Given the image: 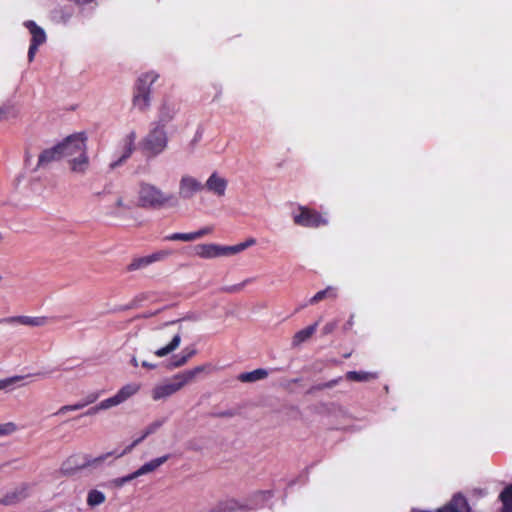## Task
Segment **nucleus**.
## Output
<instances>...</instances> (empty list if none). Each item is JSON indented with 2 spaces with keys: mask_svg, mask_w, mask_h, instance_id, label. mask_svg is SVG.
Instances as JSON below:
<instances>
[{
  "mask_svg": "<svg viewBox=\"0 0 512 512\" xmlns=\"http://www.w3.org/2000/svg\"><path fill=\"white\" fill-rule=\"evenodd\" d=\"M18 430L14 422L0 424V437L9 436Z\"/></svg>",
  "mask_w": 512,
  "mask_h": 512,
  "instance_id": "obj_35",
  "label": "nucleus"
},
{
  "mask_svg": "<svg viewBox=\"0 0 512 512\" xmlns=\"http://www.w3.org/2000/svg\"><path fill=\"white\" fill-rule=\"evenodd\" d=\"M256 239L255 238H249L245 242L239 243L238 246L240 248V251H244L245 249L255 245Z\"/></svg>",
  "mask_w": 512,
  "mask_h": 512,
  "instance_id": "obj_40",
  "label": "nucleus"
},
{
  "mask_svg": "<svg viewBox=\"0 0 512 512\" xmlns=\"http://www.w3.org/2000/svg\"><path fill=\"white\" fill-rule=\"evenodd\" d=\"M120 404H122V403H121L120 399L118 398L117 394H115L114 396L101 401L100 408H102L103 410H106V409L118 406Z\"/></svg>",
  "mask_w": 512,
  "mask_h": 512,
  "instance_id": "obj_37",
  "label": "nucleus"
},
{
  "mask_svg": "<svg viewBox=\"0 0 512 512\" xmlns=\"http://www.w3.org/2000/svg\"><path fill=\"white\" fill-rule=\"evenodd\" d=\"M61 154H60V151H59V148H58V145L51 148V149H48V150H45L43 151L40 155H39V159H38V166H44V165H47L48 163H50L51 161H54V160H59L61 159Z\"/></svg>",
  "mask_w": 512,
  "mask_h": 512,
  "instance_id": "obj_23",
  "label": "nucleus"
},
{
  "mask_svg": "<svg viewBox=\"0 0 512 512\" xmlns=\"http://www.w3.org/2000/svg\"><path fill=\"white\" fill-rule=\"evenodd\" d=\"M135 140L136 133L134 131L125 136L123 139V152L117 160L112 161L109 164L110 170L118 168L131 156L132 152L134 151Z\"/></svg>",
  "mask_w": 512,
  "mask_h": 512,
  "instance_id": "obj_11",
  "label": "nucleus"
},
{
  "mask_svg": "<svg viewBox=\"0 0 512 512\" xmlns=\"http://www.w3.org/2000/svg\"><path fill=\"white\" fill-rule=\"evenodd\" d=\"M100 410H103L102 408H100V403L92 408H90L86 413L85 415H95L97 414Z\"/></svg>",
  "mask_w": 512,
  "mask_h": 512,
  "instance_id": "obj_44",
  "label": "nucleus"
},
{
  "mask_svg": "<svg viewBox=\"0 0 512 512\" xmlns=\"http://www.w3.org/2000/svg\"><path fill=\"white\" fill-rule=\"evenodd\" d=\"M106 500V496L103 492L92 489L87 495V505L90 507H96L103 504Z\"/></svg>",
  "mask_w": 512,
  "mask_h": 512,
  "instance_id": "obj_27",
  "label": "nucleus"
},
{
  "mask_svg": "<svg viewBox=\"0 0 512 512\" xmlns=\"http://www.w3.org/2000/svg\"><path fill=\"white\" fill-rule=\"evenodd\" d=\"M159 75L153 71L142 74L137 81L136 90L141 91L142 89L146 93L151 94V87L157 81Z\"/></svg>",
  "mask_w": 512,
  "mask_h": 512,
  "instance_id": "obj_17",
  "label": "nucleus"
},
{
  "mask_svg": "<svg viewBox=\"0 0 512 512\" xmlns=\"http://www.w3.org/2000/svg\"><path fill=\"white\" fill-rule=\"evenodd\" d=\"M202 190H204V186L200 180L189 174L181 176L178 185L179 198L183 200H190Z\"/></svg>",
  "mask_w": 512,
  "mask_h": 512,
  "instance_id": "obj_6",
  "label": "nucleus"
},
{
  "mask_svg": "<svg viewBox=\"0 0 512 512\" xmlns=\"http://www.w3.org/2000/svg\"><path fill=\"white\" fill-rule=\"evenodd\" d=\"M104 209L108 214L118 216L123 211L130 209V206L125 203L121 195L113 194L109 202L104 205Z\"/></svg>",
  "mask_w": 512,
  "mask_h": 512,
  "instance_id": "obj_14",
  "label": "nucleus"
},
{
  "mask_svg": "<svg viewBox=\"0 0 512 512\" xmlns=\"http://www.w3.org/2000/svg\"><path fill=\"white\" fill-rule=\"evenodd\" d=\"M169 255H170L169 251L161 250V251H157L151 255L138 257V258L133 259V261L128 265L127 269H128V271H135V270L143 269L154 262L164 260Z\"/></svg>",
  "mask_w": 512,
  "mask_h": 512,
  "instance_id": "obj_10",
  "label": "nucleus"
},
{
  "mask_svg": "<svg viewBox=\"0 0 512 512\" xmlns=\"http://www.w3.org/2000/svg\"><path fill=\"white\" fill-rule=\"evenodd\" d=\"M348 325L351 326L352 325V320H349L348 321Z\"/></svg>",
  "mask_w": 512,
  "mask_h": 512,
  "instance_id": "obj_49",
  "label": "nucleus"
},
{
  "mask_svg": "<svg viewBox=\"0 0 512 512\" xmlns=\"http://www.w3.org/2000/svg\"><path fill=\"white\" fill-rule=\"evenodd\" d=\"M500 499L503 504L500 512H512V484L501 492Z\"/></svg>",
  "mask_w": 512,
  "mask_h": 512,
  "instance_id": "obj_28",
  "label": "nucleus"
},
{
  "mask_svg": "<svg viewBox=\"0 0 512 512\" xmlns=\"http://www.w3.org/2000/svg\"><path fill=\"white\" fill-rule=\"evenodd\" d=\"M169 459V455H164L158 458H155L145 464H143L139 469H137L136 475L138 477L151 473L155 471L157 468H159L161 465H163L167 460Z\"/></svg>",
  "mask_w": 512,
  "mask_h": 512,
  "instance_id": "obj_18",
  "label": "nucleus"
},
{
  "mask_svg": "<svg viewBox=\"0 0 512 512\" xmlns=\"http://www.w3.org/2000/svg\"><path fill=\"white\" fill-rule=\"evenodd\" d=\"M140 390V384L128 383L124 385L116 394L120 399L121 403H124L130 397L134 396Z\"/></svg>",
  "mask_w": 512,
  "mask_h": 512,
  "instance_id": "obj_24",
  "label": "nucleus"
},
{
  "mask_svg": "<svg viewBox=\"0 0 512 512\" xmlns=\"http://www.w3.org/2000/svg\"><path fill=\"white\" fill-rule=\"evenodd\" d=\"M268 375L269 373L266 369L259 368L250 372L239 374L238 380L244 383H253L267 378Z\"/></svg>",
  "mask_w": 512,
  "mask_h": 512,
  "instance_id": "obj_19",
  "label": "nucleus"
},
{
  "mask_svg": "<svg viewBox=\"0 0 512 512\" xmlns=\"http://www.w3.org/2000/svg\"><path fill=\"white\" fill-rule=\"evenodd\" d=\"M32 487L30 484L21 483L20 485L8 490L5 495L0 498V504L11 506L21 503L31 495Z\"/></svg>",
  "mask_w": 512,
  "mask_h": 512,
  "instance_id": "obj_8",
  "label": "nucleus"
},
{
  "mask_svg": "<svg viewBox=\"0 0 512 512\" xmlns=\"http://www.w3.org/2000/svg\"><path fill=\"white\" fill-rule=\"evenodd\" d=\"M99 396H100L99 393H91V394L87 395L84 400H85L86 404L89 405V404L94 403L99 398Z\"/></svg>",
  "mask_w": 512,
  "mask_h": 512,
  "instance_id": "obj_42",
  "label": "nucleus"
},
{
  "mask_svg": "<svg viewBox=\"0 0 512 512\" xmlns=\"http://www.w3.org/2000/svg\"><path fill=\"white\" fill-rule=\"evenodd\" d=\"M176 114V109L174 106H168L164 104L160 110L159 120L160 122L166 123L170 121L174 115Z\"/></svg>",
  "mask_w": 512,
  "mask_h": 512,
  "instance_id": "obj_31",
  "label": "nucleus"
},
{
  "mask_svg": "<svg viewBox=\"0 0 512 512\" xmlns=\"http://www.w3.org/2000/svg\"><path fill=\"white\" fill-rule=\"evenodd\" d=\"M337 293L333 287H327L324 290L317 292L310 300L309 304L313 305L325 298H336Z\"/></svg>",
  "mask_w": 512,
  "mask_h": 512,
  "instance_id": "obj_29",
  "label": "nucleus"
},
{
  "mask_svg": "<svg viewBox=\"0 0 512 512\" xmlns=\"http://www.w3.org/2000/svg\"><path fill=\"white\" fill-rule=\"evenodd\" d=\"M318 327V322L314 323L313 325H310L300 331H298L292 339V345L294 347L299 346L303 342L307 341L316 331Z\"/></svg>",
  "mask_w": 512,
  "mask_h": 512,
  "instance_id": "obj_21",
  "label": "nucleus"
},
{
  "mask_svg": "<svg viewBox=\"0 0 512 512\" xmlns=\"http://www.w3.org/2000/svg\"><path fill=\"white\" fill-rule=\"evenodd\" d=\"M240 248L237 245L223 246L219 245V257H228L240 253Z\"/></svg>",
  "mask_w": 512,
  "mask_h": 512,
  "instance_id": "obj_34",
  "label": "nucleus"
},
{
  "mask_svg": "<svg viewBox=\"0 0 512 512\" xmlns=\"http://www.w3.org/2000/svg\"><path fill=\"white\" fill-rule=\"evenodd\" d=\"M167 146L164 125H157L143 140V148L152 155L160 154Z\"/></svg>",
  "mask_w": 512,
  "mask_h": 512,
  "instance_id": "obj_5",
  "label": "nucleus"
},
{
  "mask_svg": "<svg viewBox=\"0 0 512 512\" xmlns=\"http://www.w3.org/2000/svg\"><path fill=\"white\" fill-rule=\"evenodd\" d=\"M138 478V476L136 475V472H132L124 477H120V478H115V479H112L109 481L108 485L110 487H115V488H120L122 487L123 485H125L126 483L132 481L133 479H136Z\"/></svg>",
  "mask_w": 512,
  "mask_h": 512,
  "instance_id": "obj_30",
  "label": "nucleus"
},
{
  "mask_svg": "<svg viewBox=\"0 0 512 512\" xmlns=\"http://www.w3.org/2000/svg\"><path fill=\"white\" fill-rule=\"evenodd\" d=\"M3 237H2V234L0 233V242L2 241Z\"/></svg>",
  "mask_w": 512,
  "mask_h": 512,
  "instance_id": "obj_50",
  "label": "nucleus"
},
{
  "mask_svg": "<svg viewBox=\"0 0 512 512\" xmlns=\"http://www.w3.org/2000/svg\"><path fill=\"white\" fill-rule=\"evenodd\" d=\"M195 353H196V351L194 349H191V350L185 349L183 351V355L177 360L175 365L176 366L184 365Z\"/></svg>",
  "mask_w": 512,
  "mask_h": 512,
  "instance_id": "obj_39",
  "label": "nucleus"
},
{
  "mask_svg": "<svg viewBox=\"0 0 512 512\" xmlns=\"http://www.w3.org/2000/svg\"><path fill=\"white\" fill-rule=\"evenodd\" d=\"M86 141L87 137L84 133H77L68 136L62 143L58 144L61 157L69 158L71 171L80 175L87 172L90 164Z\"/></svg>",
  "mask_w": 512,
  "mask_h": 512,
  "instance_id": "obj_1",
  "label": "nucleus"
},
{
  "mask_svg": "<svg viewBox=\"0 0 512 512\" xmlns=\"http://www.w3.org/2000/svg\"><path fill=\"white\" fill-rule=\"evenodd\" d=\"M38 47L39 45H36V44H33L31 43L30 44V47H29V50H28V60L31 62L33 61L34 57H35V54L38 50Z\"/></svg>",
  "mask_w": 512,
  "mask_h": 512,
  "instance_id": "obj_41",
  "label": "nucleus"
},
{
  "mask_svg": "<svg viewBox=\"0 0 512 512\" xmlns=\"http://www.w3.org/2000/svg\"><path fill=\"white\" fill-rule=\"evenodd\" d=\"M131 364L134 366V367H137L139 365L138 363V360L135 356L132 357L131 359Z\"/></svg>",
  "mask_w": 512,
  "mask_h": 512,
  "instance_id": "obj_47",
  "label": "nucleus"
},
{
  "mask_svg": "<svg viewBox=\"0 0 512 512\" xmlns=\"http://www.w3.org/2000/svg\"><path fill=\"white\" fill-rule=\"evenodd\" d=\"M245 283L246 282H243L241 284L232 286V287L228 288L227 291H229V292H238V291H240L244 287Z\"/></svg>",
  "mask_w": 512,
  "mask_h": 512,
  "instance_id": "obj_45",
  "label": "nucleus"
},
{
  "mask_svg": "<svg viewBox=\"0 0 512 512\" xmlns=\"http://www.w3.org/2000/svg\"><path fill=\"white\" fill-rule=\"evenodd\" d=\"M181 343V336L180 334H175L170 343L162 348H159L157 350L154 351V354L157 356V357H164L168 354H170L171 352L175 351L179 345Z\"/></svg>",
  "mask_w": 512,
  "mask_h": 512,
  "instance_id": "obj_25",
  "label": "nucleus"
},
{
  "mask_svg": "<svg viewBox=\"0 0 512 512\" xmlns=\"http://www.w3.org/2000/svg\"><path fill=\"white\" fill-rule=\"evenodd\" d=\"M204 189L216 197H224L228 187V180L218 172H213L203 184Z\"/></svg>",
  "mask_w": 512,
  "mask_h": 512,
  "instance_id": "obj_9",
  "label": "nucleus"
},
{
  "mask_svg": "<svg viewBox=\"0 0 512 512\" xmlns=\"http://www.w3.org/2000/svg\"><path fill=\"white\" fill-rule=\"evenodd\" d=\"M295 224L303 227L317 228L327 224V220L317 212L305 207H300L298 213L293 214Z\"/></svg>",
  "mask_w": 512,
  "mask_h": 512,
  "instance_id": "obj_7",
  "label": "nucleus"
},
{
  "mask_svg": "<svg viewBox=\"0 0 512 512\" xmlns=\"http://www.w3.org/2000/svg\"><path fill=\"white\" fill-rule=\"evenodd\" d=\"M150 95V93H146L143 89L142 92L135 90L133 96V107L144 112L150 105Z\"/></svg>",
  "mask_w": 512,
  "mask_h": 512,
  "instance_id": "obj_22",
  "label": "nucleus"
},
{
  "mask_svg": "<svg viewBox=\"0 0 512 512\" xmlns=\"http://www.w3.org/2000/svg\"><path fill=\"white\" fill-rule=\"evenodd\" d=\"M86 406H87V404H86L85 400H83L81 402H78V403H75L73 405H64V406L60 407L54 413V415H64L67 412L80 410V409H82V408H84Z\"/></svg>",
  "mask_w": 512,
  "mask_h": 512,
  "instance_id": "obj_32",
  "label": "nucleus"
},
{
  "mask_svg": "<svg viewBox=\"0 0 512 512\" xmlns=\"http://www.w3.org/2000/svg\"><path fill=\"white\" fill-rule=\"evenodd\" d=\"M138 206L144 209L173 208L178 205V197L164 192L160 187L149 182L139 183L137 191Z\"/></svg>",
  "mask_w": 512,
  "mask_h": 512,
  "instance_id": "obj_2",
  "label": "nucleus"
},
{
  "mask_svg": "<svg viewBox=\"0 0 512 512\" xmlns=\"http://www.w3.org/2000/svg\"><path fill=\"white\" fill-rule=\"evenodd\" d=\"M141 365L144 367V368H148V369H155L156 368V364H153V363H150V362H147V361H143L141 363Z\"/></svg>",
  "mask_w": 512,
  "mask_h": 512,
  "instance_id": "obj_46",
  "label": "nucleus"
},
{
  "mask_svg": "<svg viewBox=\"0 0 512 512\" xmlns=\"http://www.w3.org/2000/svg\"><path fill=\"white\" fill-rule=\"evenodd\" d=\"M338 383V380H332L331 382H329L327 384V387H333L334 385H336Z\"/></svg>",
  "mask_w": 512,
  "mask_h": 512,
  "instance_id": "obj_48",
  "label": "nucleus"
},
{
  "mask_svg": "<svg viewBox=\"0 0 512 512\" xmlns=\"http://www.w3.org/2000/svg\"><path fill=\"white\" fill-rule=\"evenodd\" d=\"M438 512H471V510L465 497L458 494L447 505L439 509Z\"/></svg>",
  "mask_w": 512,
  "mask_h": 512,
  "instance_id": "obj_15",
  "label": "nucleus"
},
{
  "mask_svg": "<svg viewBox=\"0 0 512 512\" xmlns=\"http://www.w3.org/2000/svg\"><path fill=\"white\" fill-rule=\"evenodd\" d=\"M163 424H164V420H156V421L150 423L145 428L142 436L140 438L134 440L133 443L130 446H128L126 449H124L122 452L117 453V454L115 452H108V453L102 454L99 457L87 460L85 463L80 465L79 468H84V467H89V466L96 467V466L100 465L101 463H103L104 461H106L111 456H115L116 458L122 457L126 453H129L135 446H137L139 443H141L146 437L155 433Z\"/></svg>",
  "mask_w": 512,
  "mask_h": 512,
  "instance_id": "obj_4",
  "label": "nucleus"
},
{
  "mask_svg": "<svg viewBox=\"0 0 512 512\" xmlns=\"http://www.w3.org/2000/svg\"><path fill=\"white\" fill-rule=\"evenodd\" d=\"M335 328H336V323L335 322L327 323L323 327V333L324 334H330V333H332L334 331Z\"/></svg>",
  "mask_w": 512,
  "mask_h": 512,
  "instance_id": "obj_43",
  "label": "nucleus"
},
{
  "mask_svg": "<svg viewBox=\"0 0 512 512\" xmlns=\"http://www.w3.org/2000/svg\"><path fill=\"white\" fill-rule=\"evenodd\" d=\"M205 370V366H197L190 370H185L174 375L171 379L155 385L151 391V397L154 401L166 399L186 385L192 383L196 376Z\"/></svg>",
  "mask_w": 512,
  "mask_h": 512,
  "instance_id": "obj_3",
  "label": "nucleus"
},
{
  "mask_svg": "<svg viewBox=\"0 0 512 512\" xmlns=\"http://www.w3.org/2000/svg\"><path fill=\"white\" fill-rule=\"evenodd\" d=\"M197 256L204 259H212L219 257V244H198L195 246Z\"/></svg>",
  "mask_w": 512,
  "mask_h": 512,
  "instance_id": "obj_16",
  "label": "nucleus"
},
{
  "mask_svg": "<svg viewBox=\"0 0 512 512\" xmlns=\"http://www.w3.org/2000/svg\"><path fill=\"white\" fill-rule=\"evenodd\" d=\"M0 323L5 324H20L31 327H40L44 326L47 323L46 317H31V316H11L6 317L0 320Z\"/></svg>",
  "mask_w": 512,
  "mask_h": 512,
  "instance_id": "obj_12",
  "label": "nucleus"
},
{
  "mask_svg": "<svg viewBox=\"0 0 512 512\" xmlns=\"http://www.w3.org/2000/svg\"><path fill=\"white\" fill-rule=\"evenodd\" d=\"M346 378L351 381L368 382L377 378V373L365 371H349L346 373Z\"/></svg>",
  "mask_w": 512,
  "mask_h": 512,
  "instance_id": "obj_26",
  "label": "nucleus"
},
{
  "mask_svg": "<svg viewBox=\"0 0 512 512\" xmlns=\"http://www.w3.org/2000/svg\"><path fill=\"white\" fill-rule=\"evenodd\" d=\"M212 230V227H204L198 231L190 233H173L171 235L166 236L165 240L191 242L212 233Z\"/></svg>",
  "mask_w": 512,
  "mask_h": 512,
  "instance_id": "obj_13",
  "label": "nucleus"
},
{
  "mask_svg": "<svg viewBox=\"0 0 512 512\" xmlns=\"http://www.w3.org/2000/svg\"><path fill=\"white\" fill-rule=\"evenodd\" d=\"M113 193L111 190L107 187H105L102 191L95 192L93 194V197L98 202H105L108 203L110 198L112 197Z\"/></svg>",
  "mask_w": 512,
  "mask_h": 512,
  "instance_id": "obj_36",
  "label": "nucleus"
},
{
  "mask_svg": "<svg viewBox=\"0 0 512 512\" xmlns=\"http://www.w3.org/2000/svg\"><path fill=\"white\" fill-rule=\"evenodd\" d=\"M86 406H87V404H86L85 400H83L81 402H78V403H75L73 405H64V406L60 407L54 413V415H64L67 412L80 410V409H82V408H84Z\"/></svg>",
  "mask_w": 512,
  "mask_h": 512,
  "instance_id": "obj_33",
  "label": "nucleus"
},
{
  "mask_svg": "<svg viewBox=\"0 0 512 512\" xmlns=\"http://www.w3.org/2000/svg\"><path fill=\"white\" fill-rule=\"evenodd\" d=\"M30 375H26V376H22V375H16V376H13V377H9V378H6V379H1L0 380V390H3L5 388H7L8 386L18 382V381H21L23 380L24 378L26 377H29Z\"/></svg>",
  "mask_w": 512,
  "mask_h": 512,
  "instance_id": "obj_38",
  "label": "nucleus"
},
{
  "mask_svg": "<svg viewBox=\"0 0 512 512\" xmlns=\"http://www.w3.org/2000/svg\"><path fill=\"white\" fill-rule=\"evenodd\" d=\"M25 26L32 35L31 43L40 46L46 41V34L44 30L38 25H36L35 22L27 21L25 22Z\"/></svg>",
  "mask_w": 512,
  "mask_h": 512,
  "instance_id": "obj_20",
  "label": "nucleus"
}]
</instances>
